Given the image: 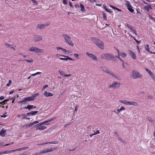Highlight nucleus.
<instances>
[{"label": "nucleus", "mask_w": 155, "mask_h": 155, "mask_svg": "<svg viewBox=\"0 0 155 155\" xmlns=\"http://www.w3.org/2000/svg\"><path fill=\"white\" fill-rule=\"evenodd\" d=\"M75 7L76 8H78L79 7V6L78 5L76 4L75 5Z\"/></svg>", "instance_id": "nucleus-59"}, {"label": "nucleus", "mask_w": 155, "mask_h": 155, "mask_svg": "<svg viewBox=\"0 0 155 155\" xmlns=\"http://www.w3.org/2000/svg\"><path fill=\"white\" fill-rule=\"evenodd\" d=\"M44 95L46 97L52 96L53 94L50 92H48L47 91H45L44 93Z\"/></svg>", "instance_id": "nucleus-21"}, {"label": "nucleus", "mask_w": 155, "mask_h": 155, "mask_svg": "<svg viewBox=\"0 0 155 155\" xmlns=\"http://www.w3.org/2000/svg\"><path fill=\"white\" fill-rule=\"evenodd\" d=\"M119 102L122 103L124 104H128L129 101L126 100L120 101Z\"/></svg>", "instance_id": "nucleus-28"}, {"label": "nucleus", "mask_w": 155, "mask_h": 155, "mask_svg": "<svg viewBox=\"0 0 155 155\" xmlns=\"http://www.w3.org/2000/svg\"><path fill=\"white\" fill-rule=\"evenodd\" d=\"M34 106L33 105H28L27 107H25V109H28L29 110H30L31 109H33Z\"/></svg>", "instance_id": "nucleus-23"}, {"label": "nucleus", "mask_w": 155, "mask_h": 155, "mask_svg": "<svg viewBox=\"0 0 155 155\" xmlns=\"http://www.w3.org/2000/svg\"><path fill=\"white\" fill-rule=\"evenodd\" d=\"M114 134L116 136V137L118 136L119 135L118 134V133L117 132H115Z\"/></svg>", "instance_id": "nucleus-63"}, {"label": "nucleus", "mask_w": 155, "mask_h": 155, "mask_svg": "<svg viewBox=\"0 0 155 155\" xmlns=\"http://www.w3.org/2000/svg\"><path fill=\"white\" fill-rule=\"evenodd\" d=\"M151 76V77H152V79L154 80H155V75L153 74H151L150 75Z\"/></svg>", "instance_id": "nucleus-44"}, {"label": "nucleus", "mask_w": 155, "mask_h": 155, "mask_svg": "<svg viewBox=\"0 0 155 155\" xmlns=\"http://www.w3.org/2000/svg\"><path fill=\"white\" fill-rule=\"evenodd\" d=\"M80 7L81 8L80 10L82 12H85V9L84 7V6L82 4L80 3Z\"/></svg>", "instance_id": "nucleus-19"}, {"label": "nucleus", "mask_w": 155, "mask_h": 155, "mask_svg": "<svg viewBox=\"0 0 155 155\" xmlns=\"http://www.w3.org/2000/svg\"><path fill=\"white\" fill-rule=\"evenodd\" d=\"M74 57L77 58H78L79 57V55L77 53H74L73 54Z\"/></svg>", "instance_id": "nucleus-41"}, {"label": "nucleus", "mask_w": 155, "mask_h": 155, "mask_svg": "<svg viewBox=\"0 0 155 155\" xmlns=\"http://www.w3.org/2000/svg\"><path fill=\"white\" fill-rule=\"evenodd\" d=\"M104 8L107 12L111 13L112 12L108 9L106 8L105 5H104Z\"/></svg>", "instance_id": "nucleus-35"}, {"label": "nucleus", "mask_w": 155, "mask_h": 155, "mask_svg": "<svg viewBox=\"0 0 155 155\" xmlns=\"http://www.w3.org/2000/svg\"><path fill=\"white\" fill-rule=\"evenodd\" d=\"M120 111L124 110H125V108L123 106H121L120 109Z\"/></svg>", "instance_id": "nucleus-53"}, {"label": "nucleus", "mask_w": 155, "mask_h": 155, "mask_svg": "<svg viewBox=\"0 0 155 155\" xmlns=\"http://www.w3.org/2000/svg\"><path fill=\"white\" fill-rule=\"evenodd\" d=\"M91 40L99 48L102 50L104 49V43L100 40L97 38L93 37L91 38Z\"/></svg>", "instance_id": "nucleus-1"}, {"label": "nucleus", "mask_w": 155, "mask_h": 155, "mask_svg": "<svg viewBox=\"0 0 155 155\" xmlns=\"http://www.w3.org/2000/svg\"><path fill=\"white\" fill-rule=\"evenodd\" d=\"M126 27L128 28L129 29V30L130 32H132L135 35H137L136 31L134 27L127 24L126 25Z\"/></svg>", "instance_id": "nucleus-8"}, {"label": "nucleus", "mask_w": 155, "mask_h": 155, "mask_svg": "<svg viewBox=\"0 0 155 155\" xmlns=\"http://www.w3.org/2000/svg\"><path fill=\"white\" fill-rule=\"evenodd\" d=\"M100 68L103 71L107 73H110V71L107 68L103 66L101 67Z\"/></svg>", "instance_id": "nucleus-15"}, {"label": "nucleus", "mask_w": 155, "mask_h": 155, "mask_svg": "<svg viewBox=\"0 0 155 155\" xmlns=\"http://www.w3.org/2000/svg\"><path fill=\"white\" fill-rule=\"evenodd\" d=\"M14 92V90L11 91L9 93V94L10 95L11 94H12Z\"/></svg>", "instance_id": "nucleus-62"}, {"label": "nucleus", "mask_w": 155, "mask_h": 155, "mask_svg": "<svg viewBox=\"0 0 155 155\" xmlns=\"http://www.w3.org/2000/svg\"><path fill=\"white\" fill-rule=\"evenodd\" d=\"M21 60H19V61H21ZM21 61H24V60H21ZM25 61H27L28 62H29V63H31V62H33V60L32 59H31L30 60H25Z\"/></svg>", "instance_id": "nucleus-37"}, {"label": "nucleus", "mask_w": 155, "mask_h": 155, "mask_svg": "<svg viewBox=\"0 0 155 155\" xmlns=\"http://www.w3.org/2000/svg\"><path fill=\"white\" fill-rule=\"evenodd\" d=\"M58 72L61 75L64 76V72L63 71L61 70H59Z\"/></svg>", "instance_id": "nucleus-40"}, {"label": "nucleus", "mask_w": 155, "mask_h": 155, "mask_svg": "<svg viewBox=\"0 0 155 155\" xmlns=\"http://www.w3.org/2000/svg\"><path fill=\"white\" fill-rule=\"evenodd\" d=\"M58 143V142L57 141H52L51 142H48L44 143H42V144H39V145H42L44 144H48V143L56 144H57Z\"/></svg>", "instance_id": "nucleus-18"}, {"label": "nucleus", "mask_w": 155, "mask_h": 155, "mask_svg": "<svg viewBox=\"0 0 155 155\" xmlns=\"http://www.w3.org/2000/svg\"><path fill=\"white\" fill-rule=\"evenodd\" d=\"M103 18L104 20H106L107 19V17H106V14L105 13H103Z\"/></svg>", "instance_id": "nucleus-42"}, {"label": "nucleus", "mask_w": 155, "mask_h": 155, "mask_svg": "<svg viewBox=\"0 0 155 155\" xmlns=\"http://www.w3.org/2000/svg\"><path fill=\"white\" fill-rule=\"evenodd\" d=\"M47 123H48V121H47L46 120V121H44L42 123H40V124H41V125H44Z\"/></svg>", "instance_id": "nucleus-45"}, {"label": "nucleus", "mask_w": 155, "mask_h": 155, "mask_svg": "<svg viewBox=\"0 0 155 155\" xmlns=\"http://www.w3.org/2000/svg\"><path fill=\"white\" fill-rule=\"evenodd\" d=\"M9 100V99H5V100L4 101L2 102H0V104H5V102L8 101Z\"/></svg>", "instance_id": "nucleus-39"}, {"label": "nucleus", "mask_w": 155, "mask_h": 155, "mask_svg": "<svg viewBox=\"0 0 155 155\" xmlns=\"http://www.w3.org/2000/svg\"><path fill=\"white\" fill-rule=\"evenodd\" d=\"M37 26L40 29H42L45 27V25L42 24H39Z\"/></svg>", "instance_id": "nucleus-26"}, {"label": "nucleus", "mask_w": 155, "mask_h": 155, "mask_svg": "<svg viewBox=\"0 0 155 155\" xmlns=\"http://www.w3.org/2000/svg\"><path fill=\"white\" fill-rule=\"evenodd\" d=\"M145 49L148 52L150 53V52H151V51H150L149 50V45H147L145 47Z\"/></svg>", "instance_id": "nucleus-32"}, {"label": "nucleus", "mask_w": 155, "mask_h": 155, "mask_svg": "<svg viewBox=\"0 0 155 155\" xmlns=\"http://www.w3.org/2000/svg\"><path fill=\"white\" fill-rule=\"evenodd\" d=\"M62 56L64 57H66V58H59L60 59H61V60H66V61H67V60H71V61H73V59H72V58H71L70 57H68V56H65L63 55H62Z\"/></svg>", "instance_id": "nucleus-14"}, {"label": "nucleus", "mask_w": 155, "mask_h": 155, "mask_svg": "<svg viewBox=\"0 0 155 155\" xmlns=\"http://www.w3.org/2000/svg\"><path fill=\"white\" fill-rule=\"evenodd\" d=\"M28 148V147H21V148L22 149V150L27 149Z\"/></svg>", "instance_id": "nucleus-60"}, {"label": "nucleus", "mask_w": 155, "mask_h": 155, "mask_svg": "<svg viewBox=\"0 0 155 155\" xmlns=\"http://www.w3.org/2000/svg\"><path fill=\"white\" fill-rule=\"evenodd\" d=\"M5 45L6 46L8 47H9L10 46V45L8 44H6Z\"/></svg>", "instance_id": "nucleus-64"}, {"label": "nucleus", "mask_w": 155, "mask_h": 155, "mask_svg": "<svg viewBox=\"0 0 155 155\" xmlns=\"http://www.w3.org/2000/svg\"><path fill=\"white\" fill-rule=\"evenodd\" d=\"M13 152V150H11L9 151H3L4 154H8Z\"/></svg>", "instance_id": "nucleus-31"}, {"label": "nucleus", "mask_w": 155, "mask_h": 155, "mask_svg": "<svg viewBox=\"0 0 155 155\" xmlns=\"http://www.w3.org/2000/svg\"><path fill=\"white\" fill-rule=\"evenodd\" d=\"M13 150V152L16 151H17L21 150H22V149L21 148H20L16 149H15V150Z\"/></svg>", "instance_id": "nucleus-43"}, {"label": "nucleus", "mask_w": 155, "mask_h": 155, "mask_svg": "<svg viewBox=\"0 0 155 155\" xmlns=\"http://www.w3.org/2000/svg\"><path fill=\"white\" fill-rule=\"evenodd\" d=\"M120 85V83L119 82L113 81L112 83L108 86V87L109 88H115L119 87Z\"/></svg>", "instance_id": "nucleus-5"}, {"label": "nucleus", "mask_w": 155, "mask_h": 155, "mask_svg": "<svg viewBox=\"0 0 155 155\" xmlns=\"http://www.w3.org/2000/svg\"><path fill=\"white\" fill-rule=\"evenodd\" d=\"M101 58L106 61H110L111 60H114V57L112 54L106 53L102 54L101 56Z\"/></svg>", "instance_id": "nucleus-2"}, {"label": "nucleus", "mask_w": 155, "mask_h": 155, "mask_svg": "<svg viewBox=\"0 0 155 155\" xmlns=\"http://www.w3.org/2000/svg\"><path fill=\"white\" fill-rule=\"evenodd\" d=\"M38 111H31L30 112L27 113V115H29V114H31V115H35L38 112Z\"/></svg>", "instance_id": "nucleus-20"}, {"label": "nucleus", "mask_w": 155, "mask_h": 155, "mask_svg": "<svg viewBox=\"0 0 155 155\" xmlns=\"http://www.w3.org/2000/svg\"><path fill=\"white\" fill-rule=\"evenodd\" d=\"M110 74L112 75L113 76H114V74H115L113 72H110V73H109Z\"/></svg>", "instance_id": "nucleus-56"}, {"label": "nucleus", "mask_w": 155, "mask_h": 155, "mask_svg": "<svg viewBox=\"0 0 155 155\" xmlns=\"http://www.w3.org/2000/svg\"><path fill=\"white\" fill-rule=\"evenodd\" d=\"M62 36L64 38V41L66 43L71 46L73 47L74 46L73 42L71 41V37L68 35L63 34Z\"/></svg>", "instance_id": "nucleus-3"}, {"label": "nucleus", "mask_w": 155, "mask_h": 155, "mask_svg": "<svg viewBox=\"0 0 155 155\" xmlns=\"http://www.w3.org/2000/svg\"><path fill=\"white\" fill-rule=\"evenodd\" d=\"M18 97V95L17 97H13L12 98L9 99V100H15V98H17Z\"/></svg>", "instance_id": "nucleus-52"}, {"label": "nucleus", "mask_w": 155, "mask_h": 155, "mask_svg": "<svg viewBox=\"0 0 155 155\" xmlns=\"http://www.w3.org/2000/svg\"><path fill=\"white\" fill-rule=\"evenodd\" d=\"M41 125L39 124L37 125H35L34 126L36 127V130H43L45 129L46 128V127L44 126H41Z\"/></svg>", "instance_id": "nucleus-12"}, {"label": "nucleus", "mask_w": 155, "mask_h": 155, "mask_svg": "<svg viewBox=\"0 0 155 155\" xmlns=\"http://www.w3.org/2000/svg\"><path fill=\"white\" fill-rule=\"evenodd\" d=\"M144 9L148 12L150 9H152V8L151 5L150 4H148V5L145 6Z\"/></svg>", "instance_id": "nucleus-22"}, {"label": "nucleus", "mask_w": 155, "mask_h": 155, "mask_svg": "<svg viewBox=\"0 0 155 155\" xmlns=\"http://www.w3.org/2000/svg\"><path fill=\"white\" fill-rule=\"evenodd\" d=\"M14 143L13 142H12V143H8V144H6V145H5L3 146H9V145H10L12 144H13Z\"/></svg>", "instance_id": "nucleus-50"}, {"label": "nucleus", "mask_w": 155, "mask_h": 155, "mask_svg": "<svg viewBox=\"0 0 155 155\" xmlns=\"http://www.w3.org/2000/svg\"><path fill=\"white\" fill-rule=\"evenodd\" d=\"M120 55L123 58H125L127 56V54L126 53L123 52H121V53L120 54Z\"/></svg>", "instance_id": "nucleus-30"}, {"label": "nucleus", "mask_w": 155, "mask_h": 155, "mask_svg": "<svg viewBox=\"0 0 155 155\" xmlns=\"http://www.w3.org/2000/svg\"><path fill=\"white\" fill-rule=\"evenodd\" d=\"M52 151L53 149L52 148H51L50 149H48L44 150L43 151H41V153H45L51 152Z\"/></svg>", "instance_id": "nucleus-16"}, {"label": "nucleus", "mask_w": 155, "mask_h": 155, "mask_svg": "<svg viewBox=\"0 0 155 155\" xmlns=\"http://www.w3.org/2000/svg\"><path fill=\"white\" fill-rule=\"evenodd\" d=\"M147 119L149 122L151 123L152 125H154V121L153 119L150 117H148Z\"/></svg>", "instance_id": "nucleus-24"}, {"label": "nucleus", "mask_w": 155, "mask_h": 155, "mask_svg": "<svg viewBox=\"0 0 155 155\" xmlns=\"http://www.w3.org/2000/svg\"><path fill=\"white\" fill-rule=\"evenodd\" d=\"M149 17L150 19H152L153 20L154 19V18L153 17L150 15H149Z\"/></svg>", "instance_id": "nucleus-55"}, {"label": "nucleus", "mask_w": 155, "mask_h": 155, "mask_svg": "<svg viewBox=\"0 0 155 155\" xmlns=\"http://www.w3.org/2000/svg\"><path fill=\"white\" fill-rule=\"evenodd\" d=\"M128 51L130 52V55L131 57L134 59H136V56L135 53L130 50H128Z\"/></svg>", "instance_id": "nucleus-13"}, {"label": "nucleus", "mask_w": 155, "mask_h": 155, "mask_svg": "<svg viewBox=\"0 0 155 155\" xmlns=\"http://www.w3.org/2000/svg\"><path fill=\"white\" fill-rule=\"evenodd\" d=\"M57 49L58 51H59L60 50H62L63 49V48L61 47H58L56 48Z\"/></svg>", "instance_id": "nucleus-54"}, {"label": "nucleus", "mask_w": 155, "mask_h": 155, "mask_svg": "<svg viewBox=\"0 0 155 155\" xmlns=\"http://www.w3.org/2000/svg\"><path fill=\"white\" fill-rule=\"evenodd\" d=\"M86 54L89 58H91L93 60L96 61L97 60V58L96 56L93 54L90 53L88 52H86Z\"/></svg>", "instance_id": "nucleus-10"}, {"label": "nucleus", "mask_w": 155, "mask_h": 155, "mask_svg": "<svg viewBox=\"0 0 155 155\" xmlns=\"http://www.w3.org/2000/svg\"><path fill=\"white\" fill-rule=\"evenodd\" d=\"M145 70L147 72H148L149 73V74L150 75L152 73L150 70H149L147 68H146Z\"/></svg>", "instance_id": "nucleus-38"}, {"label": "nucleus", "mask_w": 155, "mask_h": 155, "mask_svg": "<svg viewBox=\"0 0 155 155\" xmlns=\"http://www.w3.org/2000/svg\"><path fill=\"white\" fill-rule=\"evenodd\" d=\"M69 5L71 7V8H73V6L72 4V3L71 2H69Z\"/></svg>", "instance_id": "nucleus-57"}, {"label": "nucleus", "mask_w": 155, "mask_h": 155, "mask_svg": "<svg viewBox=\"0 0 155 155\" xmlns=\"http://www.w3.org/2000/svg\"><path fill=\"white\" fill-rule=\"evenodd\" d=\"M114 78H115L116 79L119 80H120L121 79V78L120 76H118V75L116 74H114Z\"/></svg>", "instance_id": "nucleus-33"}, {"label": "nucleus", "mask_w": 155, "mask_h": 155, "mask_svg": "<svg viewBox=\"0 0 155 155\" xmlns=\"http://www.w3.org/2000/svg\"><path fill=\"white\" fill-rule=\"evenodd\" d=\"M34 124V123H33V122L30 123V124H26L25 126L26 127H31V126L33 125Z\"/></svg>", "instance_id": "nucleus-34"}, {"label": "nucleus", "mask_w": 155, "mask_h": 155, "mask_svg": "<svg viewBox=\"0 0 155 155\" xmlns=\"http://www.w3.org/2000/svg\"><path fill=\"white\" fill-rule=\"evenodd\" d=\"M29 50L31 51L35 52H42L43 51L42 49L37 48L35 47H33L29 48Z\"/></svg>", "instance_id": "nucleus-7"}, {"label": "nucleus", "mask_w": 155, "mask_h": 155, "mask_svg": "<svg viewBox=\"0 0 155 155\" xmlns=\"http://www.w3.org/2000/svg\"><path fill=\"white\" fill-rule=\"evenodd\" d=\"M126 5H127V9L130 12L132 13L134 12V10L132 9V7L130 5V3L129 1H127V2Z\"/></svg>", "instance_id": "nucleus-11"}, {"label": "nucleus", "mask_w": 155, "mask_h": 155, "mask_svg": "<svg viewBox=\"0 0 155 155\" xmlns=\"http://www.w3.org/2000/svg\"><path fill=\"white\" fill-rule=\"evenodd\" d=\"M42 40V37L40 35H34L33 36V40L35 42H38Z\"/></svg>", "instance_id": "nucleus-9"}, {"label": "nucleus", "mask_w": 155, "mask_h": 155, "mask_svg": "<svg viewBox=\"0 0 155 155\" xmlns=\"http://www.w3.org/2000/svg\"><path fill=\"white\" fill-rule=\"evenodd\" d=\"M127 34L128 35H129L131 37H132L133 39H134L135 41H136V42L137 43V44H139V43H140V41H138L137 40L136 38L134 37V36H132L131 34H130V33H127Z\"/></svg>", "instance_id": "nucleus-27"}, {"label": "nucleus", "mask_w": 155, "mask_h": 155, "mask_svg": "<svg viewBox=\"0 0 155 155\" xmlns=\"http://www.w3.org/2000/svg\"><path fill=\"white\" fill-rule=\"evenodd\" d=\"M21 115L23 117V119H26V118H27V117L25 114H21Z\"/></svg>", "instance_id": "nucleus-47"}, {"label": "nucleus", "mask_w": 155, "mask_h": 155, "mask_svg": "<svg viewBox=\"0 0 155 155\" xmlns=\"http://www.w3.org/2000/svg\"><path fill=\"white\" fill-rule=\"evenodd\" d=\"M100 133V131H99V130H97V131L95 132H94V133L92 134H90L89 135V136L90 137H92V136H93L94 135H95L96 134H99Z\"/></svg>", "instance_id": "nucleus-29"}, {"label": "nucleus", "mask_w": 155, "mask_h": 155, "mask_svg": "<svg viewBox=\"0 0 155 155\" xmlns=\"http://www.w3.org/2000/svg\"><path fill=\"white\" fill-rule=\"evenodd\" d=\"M78 107H79L78 105H76V106L75 107V110L74 112H75V111H77V109L78 108Z\"/></svg>", "instance_id": "nucleus-61"}, {"label": "nucleus", "mask_w": 155, "mask_h": 155, "mask_svg": "<svg viewBox=\"0 0 155 155\" xmlns=\"http://www.w3.org/2000/svg\"><path fill=\"white\" fill-rule=\"evenodd\" d=\"M128 104L133 105L135 106L138 105V103L134 101L128 102Z\"/></svg>", "instance_id": "nucleus-25"}, {"label": "nucleus", "mask_w": 155, "mask_h": 155, "mask_svg": "<svg viewBox=\"0 0 155 155\" xmlns=\"http://www.w3.org/2000/svg\"><path fill=\"white\" fill-rule=\"evenodd\" d=\"M120 55H117V58L121 62H123V60L120 57Z\"/></svg>", "instance_id": "nucleus-48"}, {"label": "nucleus", "mask_w": 155, "mask_h": 155, "mask_svg": "<svg viewBox=\"0 0 155 155\" xmlns=\"http://www.w3.org/2000/svg\"><path fill=\"white\" fill-rule=\"evenodd\" d=\"M63 3L65 5H67L68 3V1L67 0H63Z\"/></svg>", "instance_id": "nucleus-46"}, {"label": "nucleus", "mask_w": 155, "mask_h": 155, "mask_svg": "<svg viewBox=\"0 0 155 155\" xmlns=\"http://www.w3.org/2000/svg\"><path fill=\"white\" fill-rule=\"evenodd\" d=\"M54 119V118H50V119H49V120H46L47 121H48V122H50V121H51L53 120Z\"/></svg>", "instance_id": "nucleus-51"}, {"label": "nucleus", "mask_w": 155, "mask_h": 155, "mask_svg": "<svg viewBox=\"0 0 155 155\" xmlns=\"http://www.w3.org/2000/svg\"><path fill=\"white\" fill-rule=\"evenodd\" d=\"M34 100L33 97H28L23 98V100L19 102V103H21L24 104H26L28 101H30Z\"/></svg>", "instance_id": "nucleus-6"}, {"label": "nucleus", "mask_w": 155, "mask_h": 155, "mask_svg": "<svg viewBox=\"0 0 155 155\" xmlns=\"http://www.w3.org/2000/svg\"><path fill=\"white\" fill-rule=\"evenodd\" d=\"M6 132V130H4V129H2L0 132V135L2 137H4L5 135Z\"/></svg>", "instance_id": "nucleus-17"}, {"label": "nucleus", "mask_w": 155, "mask_h": 155, "mask_svg": "<svg viewBox=\"0 0 155 155\" xmlns=\"http://www.w3.org/2000/svg\"><path fill=\"white\" fill-rule=\"evenodd\" d=\"M117 52V55H120V54L121 53V51H120L119 50L116 49Z\"/></svg>", "instance_id": "nucleus-58"}, {"label": "nucleus", "mask_w": 155, "mask_h": 155, "mask_svg": "<svg viewBox=\"0 0 155 155\" xmlns=\"http://www.w3.org/2000/svg\"><path fill=\"white\" fill-rule=\"evenodd\" d=\"M120 111V109H117L116 110L114 111V112L116 114H118Z\"/></svg>", "instance_id": "nucleus-36"}, {"label": "nucleus", "mask_w": 155, "mask_h": 155, "mask_svg": "<svg viewBox=\"0 0 155 155\" xmlns=\"http://www.w3.org/2000/svg\"><path fill=\"white\" fill-rule=\"evenodd\" d=\"M38 95V94H34L32 96H31V97H34V98L36 96H37Z\"/></svg>", "instance_id": "nucleus-49"}, {"label": "nucleus", "mask_w": 155, "mask_h": 155, "mask_svg": "<svg viewBox=\"0 0 155 155\" xmlns=\"http://www.w3.org/2000/svg\"><path fill=\"white\" fill-rule=\"evenodd\" d=\"M131 76L134 79L140 78L142 77V75L138 71L133 70L132 72Z\"/></svg>", "instance_id": "nucleus-4"}]
</instances>
